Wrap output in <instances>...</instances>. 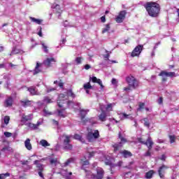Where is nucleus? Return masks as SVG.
<instances>
[{"label":"nucleus","mask_w":179,"mask_h":179,"mask_svg":"<svg viewBox=\"0 0 179 179\" xmlns=\"http://www.w3.org/2000/svg\"><path fill=\"white\" fill-rule=\"evenodd\" d=\"M69 97L75 99L76 94L73 93L72 90H67L64 94H60L57 99V104L60 108L68 107L69 108H75L76 110H80V103H73L72 101H68Z\"/></svg>","instance_id":"nucleus-1"},{"label":"nucleus","mask_w":179,"mask_h":179,"mask_svg":"<svg viewBox=\"0 0 179 179\" xmlns=\"http://www.w3.org/2000/svg\"><path fill=\"white\" fill-rule=\"evenodd\" d=\"M94 156V152L88 151L84 158L80 159V164H82V170L85 173V177L88 179H94V173H92L90 170L86 169L85 166H89V159H92Z\"/></svg>","instance_id":"nucleus-2"},{"label":"nucleus","mask_w":179,"mask_h":179,"mask_svg":"<svg viewBox=\"0 0 179 179\" xmlns=\"http://www.w3.org/2000/svg\"><path fill=\"white\" fill-rule=\"evenodd\" d=\"M149 16L151 17H157L160 13V5L154 1H149L143 5Z\"/></svg>","instance_id":"nucleus-3"},{"label":"nucleus","mask_w":179,"mask_h":179,"mask_svg":"<svg viewBox=\"0 0 179 179\" xmlns=\"http://www.w3.org/2000/svg\"><path fill=\"white\" fill-rule=\"evenodd\" d=\"M126 81L127 82L129 87H124V90L125 92H129L131 89H135L138 86V81L135 79V77L129 76L126 78Z\"/></svg>","instance_id":"nucleus-4"},{"label":"nucleus","mask_w":179,"mask_h":179,"mask_svg":"<svg viewBox=\"0 0 179 179\" xmlns=\"http://www.w3.org/2000/svg\"><path fill=\"white\" fill-rule=\"evenodd\" d=\"M138 141L140 143H143V145H146L148 148V151H147L145 154V156H150V149H152V146H153V141H152V138L150 137H148L146 141H143V138H138Z\"/></svg>","instance_id":"nucleus-5"},{"label":"nucleus","mask_w":179,"mask_h":179,"mask_svg":"<svg viewBox=\"0 0 179 179\" xmlns=\"http://www.w3.org/2000/svg\"><path fill=\"white\" fill-rule=\"evenodd\" d=\"M44 160H47V158H43L40 160H35L34 162V164H36V166L38 174L41 178H44V176L43 175V171H44V166L40 164V162H44Z\"/></svg>","instance_id":"nucleus-6"},{"label":"nucleus","mask_w":179,"mask_h":179,"mask_svg":"<svg viewBox=\"0 0 179 179\" xmlns=\"http://www.w3.org/2000/svg\"><path fill=\"white\" fill-rule=\"evenodd\" d=\"M100 138V133L99 130H94L91 132H88L87 134V139L88 142H94L96 139H99Z\"/></svg>","instance_id":"nucleus-7"},{"label":"nucleus","mask_w":179,"mask_h":179,"mask_svg":"<svg viewBox=\"0 0 179 179\" xmlns=\"http://www.w3.org/2000/svg\"><path fill=\"white\" fill-rule=\"evenodd\" d=\"M119 139H120V142L113 145L114 152L120 150V148H122V145L127 143V139L121 135V133L119 134Z\"/></svg>","instance_id":"nucleus-8"},{"label":"nucleus","mask_w":179,"mask_h":179,"mask_svg":"<svg viewBox=\"0 0 179 179\" xmlns=\"http://www.w3.org/2000/svg\"><path fill=\"white\" fill-rule=\"evenodd\" d=\"M62 137L64 138V149H65V150H72V145H71V143H69L71 142V136H67V135L64 134L62 136Z\"/></svg>","instance_id":"nucleus-9"},{"label":"nucleus","mask_w":179,"mask_h":179,"mask_svg":"<svg viewBox=\"0 0 179 179\" xmlns=\"http://www.w3.org/2000/svg\"><path fill=\"white\" fill-rule=\"evenodd\" d=\"M124 162L122 161H119L117 164H113L111 158L110 157H108V158H106L105 159V164H106V166H110L111 171H113V167H121L122 166Z\"/></svg>","instance_id":"nucleus-10"},{"label":"nucleus","mask_w":179,"mask_h":179,"mask_svg":"<svg viewBox=\"0 0 179 179\" xmlns=\"http://www.w3.org/2000/svg\"><path fill=\"white\" fill-rule=\"evenodd\" d=\"M142 51H143V45H138L131 52V57L133 58L135 57H139Z\"/></svg>","instance_id":"nucleus-11"},{"label":"nucleus","mask_w":179,"mask_h":179,"mask_svg":"<svg viewBox=\"0 0 179 179\" xmlns=\"http://www.w3.org/2000/svg\"><path fill=\"white\" fill-rule=\"evenodd\" d=\"M159 76L162 77L163 82L166 80V78H176V76H177V75H176V73L167 71H162Z\"/></svg>","instance_id":"nucleus-12"},{"label":"nucleus","mask_w":179,"mask_h":179,"mask_svg":"<svg viewBox=\"0 0 179 179\" xmlns=\"http://www.w3.org/2000/svg\"><path fill=\"white\" fill-rule=\"evenodd\" d=\"M33 120V114H29L28 115H23L21 118V124L22 125H26V124H28V121H31Z\"/></svg>","instance_id":"nucleus-13"},{"label":"nucleus","mask_w":179,"mask_h":179,"mask_svg":"<svg viewBox=\"0 0 179 179\" xmlns=\"http://www.w3.org/2000/svg\"><path fill=\"white\" fill-rule=\"evenodd\" d=\"M52 11L54 13H56L58 15V17L61 16V13H62V10L61 9V7L59 4L54 3L51 6Z\"/></svg>","instance_id":"nucleus-14"},{"label":"nucleus","mask_w":179,"mask_h":179,"mask_svg":"<svg viewBox=\"0 0 179 179\" xmlns=\"http://www.w3.org/2000/svg\"><path fill=\"white\" fill-rule=\"evenodd\" d=\"M126 15H127V11L125 10L120 11L119 15L115 18L117 23H122V22H124V19H125Z\"/></svg>","instance_id":"nucleus-15"},{"label":"nucleus","mask_w":179,"mask_h":179,"mask_svg":"<svg viewBox=\"0 0 179 179\" xmlns=\"http://www.w3.org/2000/svg\"><path fill=\"white\" fill-rule=\"evenodd\" d=\"M104 177V170L103 168H96V174H94V179H103Z\"/></svg>","instance_id":"nucleus-16"},{"label":"nucleus","mask_w":179,"mask_h":179,"mask_svg":"<svg viewBox=\"0 0 179 179\" xmlns=\"http://www.w3.org/2000/svg\"><path fill=\"white\" fill-rule=\"evenodd\" d=\"M57 62V60H55L53 57H48L44 62L43 64L45 66H52L54 64Z\"/></svg>","instance_id":"nucleus-17"},{"label":"nucleus","mask_w":179,"mask_h":179,"mask_svg":"<svg viewBox=\"0 0 179 179\" xmlns=\"http://www.w3.org/2000/svg\"><path fill=\"white\" fill-rule=\"evenodd\" d=\"M43 124V122L38 121L36 124H33L31 122H28L26 124V126L31 130L38 129V127Z\"/></svg>","instance_id":"nucleus-18"},{"label":"nucleus","mask_w":179,"mask_h":179,"mask_svg":"<svg viewBox=\"0 0 179 179\" xmlns=\"http://www.w3.org/2000/svg\"><path fill=\"white\" fill-rule=\"evenodd\" d=\"M100 109L101 110V113L99 115V119L100 121H106V118H107V114L106 111H104V105L100 104Z\"/></svg>","instance_id":"nucleus-19"},{"label":"nucleus","mask_w":179,"mask_h":179,"mask_svg":"<svg viewBox=\"0 0 179 179\" xmlns=\"http://www.w3.org/2000/svg\"><path fill=\"white\" fill-rule=\"evenodd\" d=\"M167 169H169V167H167L166 165H162L161 167H159L158 173L160 178H164V173H166V170H167Z\"/></svg>","instance_id":"nucleus-20"},{"label":"nucleus","mask_w":179,"mask_h":179,"mask_svg":"<svg viewBox=\"0 0 179 179\" xmlns=\"http://www.w3.org/2000/svg\"><path fill=\"white\" fill-rule=\"evenodd\" d=\"M27 90L32 96H40V92L37 91L36 87H28Z\"/></svg>","instance_id":"nucleus-21"},{"label":"nucleus","mask_w":179,"mask_h":179,"mask_svg":"<svg viewBox=\"0 0 179 179\" xmlns=\"http://www.w3.org/2000/svg\"><path fill=\"white\" fill-rule=\"evenodd\" d=\"M89 112L88 109H81L80 110V115L81 117V121L84 124H86V121L85 120V117H86V114Z\"/></svg>","instance_id":"nucleus-22"},{"label":"nucleus","mask_w":179,"mask_h":179,"mask_svg":"<svg viewBox=\"0 0 179 179\" xmlns=\"http://www.w3.org/2000/svg\"><path fill=\"white\" fill-rule=\"evenodd\" d=\"M60 174L64 177L66 179H72L71 176H72V172H68L67 170L63 169L60 171Z\"/></svg>","instance_id":"nucleus-23"},{"label":"nucleus","mask_w":179,"mask_h":179,"mask_svg":"<svg viewBox=\"0 0 179 179\" xmlns=\"http://www.w3.org/2000/svg\"><path fill=\"white\" fill-rule=\"evenodd\" d=\"M43 69V64L38 63V62H36V66L35 67V69L34 70V75H37V73H40Z\"/></svg>","instance_id":"nucleus-24"},{"label":"nucleus","mask_w":179,"mask_h":179,"mask_svg":"<svg viewBox=\"0 0 179 179\" xmlns=\"http://www.w3.org/2000/svg\"><path fill=\"white\" fill-rule=\"evenodd\" d=\"M13 104V98L11 96L8 97L4 101V107H12Z\"/></svg>","instance_id":"nucleus-25"},{"label":"nucleus","mask_w":179,"mask_h":179,"mask_svg":"<svg viewBox=\"0 0 179 179\" xmlns=\"http://www.w3.org/2000/svg\"><path fill=\"white\" fill-rule=\"evenodd\" d=\"M92 82H93V83H98V85H99V86L101 87V89H104V85H103V82L101 81V80L96 78V77H92L91 78Z\"/></svg>","instance_id":"nucleus-26"},{"label":"nucleus","mask_w":179,"mask_h":179,"mask_svg":"<svg viewBox=\"0 0 179 179\" xmlns=\"http://www.w3.org/2000/svg\"><path fill=\"white\" fill-rule=\"evenodd\" d=\"M49 161L52 167H55L59 164V161H58L57 158H50Z\"/></svg>","instance_id":"nucleus-27"},{"label":"nucleus","mask_w":179,"mask_h":179,"mask_svg":"<svg viewBox=\"0 0 179 179\" xmlns=\"http://www.w3.org/2000/svg\"><path fill=\"white\" fill-rule=\"evenodd\" d=\"M24 146L27 150H31L33 147L31 146V143H30V138H27L24 141Z\"/></svg>","instance_id":"nucleus-28"},{"label":"nucleus","mask_w":179,"mask_h":179,"mask_svg":"<svg viewBox=\"0 0 179 179\" xmlns=\"http://www.w3.org/2000/svg\"><path fill=\"white\" fill-rule=\"evenodd\" d=\"M75 162V159L73 158H69L67 159L64 164H62V167H68L71 164V163H73Z\"/></svg>","instance_id":"nucleus-29"},{"label":"nucleus","mask_w":179,"mask_h":179,"mask_svg":"<svg viewBox=\"0 0 179 179\" xmlns=\"http://www.w3.org/2000/svg\"><path fill=\"white\" fill-rule=\"evenodd\" d=\"M120 154L122 155V156L124 157L125 159L128 157H131V156H132V153H131V152L126 150L121 151Z\"/></svg>","instance_id":"nucleus-30"},{"label":"nucleus","mask_w":179,"mask_h":179,"mask_svg":"<svg viewBox=\"0 0 179 179\" xmlns=\"http://www.w3.org/2000/svg\"><path fill=\"white\" fill-rule=\"evenodd\" d=\"M29 19L31 22H32L33 23H36V24H41V23H43V20L41 19H36L33 17H30Z\"/></svg>","instance_id":"nucleus-31"},{"label":"nucleus","mask_w":179,"mask_h":179,"mask_svg":"<svg viewBox=\"0 0 179 179\" xmlns=\"http://www.w3.org/2000/svg\"><path fill=\"white\" fill-rule=\"evenodd\" d=\"M57 115L59 117H62V118H65V117H66V112H65V109L58 110Z\"/></svg>","instance_id":"nucleus-32"},{"label":"nucleus","mask_w":179,"mask_h":179,"mask_svg":"<svg viewBox=\"0 0 179 179\" xmlns=\"http://www.w3.org/2000/svg\"><path fill=\"white\" fill-rule=\"evenodd\" d=\"M40 145H41V146H43V148H47L48 146H50V143H48V141L46 140H41L40 141Z\"/></svg>","instance_id":"nucleus-33"},{"label":"nucleus","mask_w":179,"mask_h":179,"mask_svg":"<svg viewBox=\"0 0 179 179\" xmlns=\"http://www.w3.org/2000/svg\"><path fill=\"white\" fill-rule=\"evenodd\" d=\"M115 106L114 103H109L106 106H104L103 108H106V111H113V106Z\"/></svg>","instance_id":"nucleus-34"},{"label":"nucleus","mask_w":179,"mask_h":179,"mask_svg":"<svg viewBox=\"0 0 179 179\" xmlns=\"http://www.w3.org/2000/svg\"><path fill=\"white\" fill-rule=\"evenodd\" d=\"M20 50L17 48H13L10 55H15V54H20Z\"/></svg>","instance_id":"nucleus-35"},{"label":"nucleus","mask_w":179,"mask_h":179,"mask_svg":"<svg viewBox=\"0 0 179 179\" xmlns=\"http://www.w3.org/2000/svg\"><path fill=\"white\" fill-rule=\"evenodd\" d=\"M8 177H10V174L8 172L6 173H0V179H6Z\"/></svg>","instance_id":"nucleus-36"},{"label":"nucleus","mask_w":179,"mask_h":179,"mask_svg":"<svg viewBox=\"0 0 179 179\" xmlns=\"http://www.w3.org/2000/svg\"><path fill=\"white\" fill-rule=\"evenodd\" d=\"M2 152H5L6 153L8 152H12V148L9 147V145L5 146L1 150Z\"/></svg>","instance_id":"nucleus-37"},{"label":"nucleus","mask_w":179,"mask_h":179,"mask_svg":"<svg viewBox=\"0 0 179 179\" xmlns=\"http://www.w3.org/2000/svg\"><path fill=\"white\" fill-rule=\"evenodd\" d=\"M43 113L44 117H48V115H52V113L48 111L47 108H44Z\"/></svg>","instance_id":"nucleus-38"},{"label":"nucleus","mask_w":179,"mask_h":179,"mask_svg":"<svg viewBox=\"0 0 179 179\" xmlns=\"http://www.w3.org/2000/svg\"><path fill=\"white\" fill-rule=\"evenodd\" d=\"M83 88L85 90H87L89 89H92L93 87H92V85H90V83H87L84 84Z\"/></svg>","instance_id":"nucleus-39"},{"label":"nucleus","mask_w":179,"mask_h":179,"mask_svg":"<svg viewBox=\"0 0 179 179\" xmlns=\"http://www.w3.org/2000/svg\"><path fill=\"white\" fill-rule=\"evenodd\" d=\"M74 139H77V141H80V142H82L83 143V138H82V136L79 134H75L74 135Z\"/></svg>","instance_id":"nucleus-40"},{"label":"nucleus","mask_w":179,"mask_h":179,"mask_svg":"<svg viewBox=\"0 0 179 179\" xmlns=\"http://www.w3.org/2000/svg\"><path fill=\"white\" fill-rule=\"evenodd\" d=\"M153 177V171H150L145 173V178H152Z\"/></svg>","instance_id":"nucleus-41"},{"label":"nucleus","mask_w":179,"mask_h":179,"mask_svg":"<svg viewBox=\"0 0 179 179\" xmlns=\"http://www.w3.org/2000/svg\"><path fill=\"white\" fill-rule=\"evenodd\" d=\"M120 117L122 120H127V118H129L130 120H132V117L125 113L122 114Z\"/></svg>","instance_id":"nucleus-42"},{"label":"nucleus","mask_w":179,"mask_h":179,"mask_svg":"<svg viewBox=\"0 0 179 179\" xmlns=\"http://www.w3.org/2000/svg\"><path fill=\"white\" fill-rule=\"evenodd\" d=\"M110 29V24H107L106 25V27L102 30L103 34H104V33H107V31H109Z\"/></svg>","instance_id":"nucleus-43"},{"label":"nucleus","mask_w":179,"mask_h":179,"mask_svg":"<svg viewBox=\"0 0 179 179\" xmlns=\"http://www.w3.org/2000/svg\"><path fill=\"white\" fill-rule=\"evenodd\" d=\"M143 121L144 122L145 127H147V128H149V127H150V123L149 122V120H148V118H144Z\"/></svg>","instance_id":"nucleus-44"},{"label":"nucleus","mask_w":179,"mask_h":179,"mask_svg":"<svg viewBox=\"0 0 179 179\" xmlns=\"http://www.w3.org/2000/svg\"><path fill=\"white\" fill-rule=\"evenodd\" d=\"M9 121H10V117H9V116H5L3 118L5 125H8V124H9Z\"/></svg>","instance_id":"nucleus-45"},{"label":"nucleus","mask_w":179,"mask_h":179,"mask_svg":"<svg viewBox=\"0 0 179 179\" xmlns=\"http://www.w3.org/2000/svg\"><path fill=\"white\" fill-rule=\"evenodd\" d=\"M43 102L46 103V104H50V103H52L51 101V99L50 97L45 96L43 99Z\"/></svg>","instance_id":"nucleus-46"},{"label":"nucleus","mask_w":179,"mask_h":179,"mask_svg":"<svg viewBox=\"0 0 179 179\" xmlns=\"http://www.w3.org/2000/svg\"><path fill=\"white\" fill-rule=\"evenodd\" d=\"M30 104L29 101H21V106H23V107H27Z\"/></svg>","instance_id":"nucleus-47"},{"label":"nucleus","mask_w":179,"mask_h":179,"mask_svg":"<svg viewBox=\"0 0 179 179\" xmlns=\"http://www.w3.org/2000/svg\"><path fill=\"white\" fill-rule=\"evenodd\" d=\"M75 61H76L77 65H79V64H82V61H83V57H76Z\"/></svg>","instance_id":"nucleus-48"},{"label":"nucleus","mask_w":179,"mask_h":179,"mask_svg":"<svg viewBox=\"0 0 179 179\" xmlns=\"http://www.w3.org/2000/svg\"><path fill=\"white\" fill-rule=\"evenodd\" d=\"M41 45L43 47L44 52H48V47H47L44 43H41Z\"/></svg>","instance_id":"nucleus-49"},{"label":"nucleus","mask_w":179,"mask_h":179,"mask_svg":"<svg viewBox=\"0 0 179 179\" xmlns=\"http://www.w3.org/2000/svg\"><path fill=\"white\" fill-rule=\"evenodd\" d=\"M133 176H134V174H132V173H131V172H127V173H126L124 174V178H129V177H130V178H131Z\"/></svg>","instance_id":"nucleus-50"},{"label":"nucleus","mask_w":179,"mask_h":179,"mask_svg":"<svg viewBox=\"0 0 179 179\" xmlns=\"http://www.w3.org/2000/svg\"><path fill=\"white\" fill-rule=\"evenodd\" d=\"M145 107V103H140L138 104V111H141V110H143V108Z\"/></svg>","instance_id":"nucleus-51"},{"label":"nucleus","mask_w":179,"mask_h":179,"mask_svg":"<svg viewBox=\"0 0 179 179\" xmlns=\"http://www.w3.org/2000/svg\"><path fill=\"white\" fill-rule=\"evenodd\" d=\"M171 143H174L176 142V136H169Z\"/></svg>","instance_id":"nucleus-52"},{"label":"nucleus","mask_w":179,"mask_h":179,"mask_svg":"<svg viewBox=\"0 0 179 179\" xmlns=\"http://www.w3.org/2000/svg\"><path fill=\"white\" fill-rule=\"evenodd\" d=\"M15 162H19V160H20V154L15 153Z\"/></svg>","instance_id":"nucleus-53"},{"label":"nucleus","mask_w":179,"mask_h":179,"mask_svg":"<svg viewBox=\"0 0 179 179\" xmlns=\"http://www.w3.org/2000/svg\"><path fill=\"white\" fill-rule=\"evenodd\" d=\"M8 65L10 67V69H16V68H17V64H13L12 63H9Z\"/></svg>","instance_id":"nucleus-54"},{"label":"nucleus","mask_w":179,"mask_h":179,"mask_svg":"<svg viewBox=\"0 0 179 179\" xmlns=\"http://www.w3.org/2000/svg\"><path fill=\"white\" fill-rule=\"evenodd\" d=\"M4 136L6 138H10V136H12V133L6 131L4 132Z\"/></svg>","instance_id":"nucleus-55"},{"label":"nucleus","mask_w":179,"mask_h":179,"mask_svg":"<svg viewBox=\"0 0 179 179\" xmlns=\"http://www.w3.org/2000/svg\"><path fill=\"white\" fill-rule=\"evenodd\" d=\"M110 122H112V124H118V120H115L114 118L109 119Z\"/></svg>","instance_id":"nucleus-56"},{"label":"nucleus","mask_w":179,"mask_h":179,"mask_svg":"<svg viewBox=\"0 0 179 179\" xmlns=\"http://www.w3.org/2000/svg\"><path fill=\"white\" fill-rule=\"evenodd\" d=\"M38 30H39V31L38 32V36H39L40 37H43V33L41 32V30H42L41 27H39L38 28Z\"/></svg>","instance_id":"nucleus-57"},{"label":"nucleus","mask_w":179,"mask_h":179,"mask_svg":"<svg viewBox=\"0 0 179 179\" xmlns=\"http://www.w3.org/2000/svg\"><path fill=\"white\" fill-rule=\"evenodd\" d=\"M20 163H21V164H22V166H27V164H28L29 162L26 161V160H22V161H20Z\"/></svg>","instance_id":"nucleus-58"},{"label":"nucleus","mask_w":179,"mask_h":179,"mask_svg":"<svg viewBox=\"0 0 179 179\" xmlns=\"http://www.w3.org/2000/svg\"><path fill=\"white\" fill-rule=\"evenodd\" d=\"M157 103L158 104L161 105V104H163V97H159V99H158L157 100Z\"/></svg>","instance_id":"nucleus-59"},{"label":"nucleus","mask_w":179,"mask_h":179,"mask_svg":"<svg viewBox=\"0 0 179 179\" xmlns=\"http://www.w3.org/2000/svg\"><path fill=\"white\" fill-rule=\"evenodd\" d=\"M84 68H85V69H86V71H88V69H90V68H92V66H90V64H85Z\"/></svg>","instance_id":"nucleus-60"},{"label":"nucleus","mask_w":179,"mask_h":179,"mask_svg":"<svg viewBox=\"0 0 179 179\" xmlns=\"http://www.w3.org/2000/svg\"><path fill=\"white\" fill-rule=\"evenodd\" d=\"M106 54L103 55L104 58H108L110 57V52L106 50Z\"/></svg>","instance_id":"nucleus-61"},{"label":"nucleus","mask_w":179,"mask_h":179,"mask_svg":"<svg viewBox=\"0 0 179 179\" xmlns=\"http://www.w3.org/2000/svg\"><path fill=\"white\" fill-rule=\"evenodd\" d=\"M55 88H47V93H50V92H54Z\"/></svg>","instance_id":"nucleus-62"},{"label":"nucleus","mask_w":179,"mask_h":179,"mask_svg":"<svg viewBox=\"0 0 179 179\" xmlns=\"http://www.w3.org/2000/svg\"><path fill=\"white\" fill-rule=\"evenodd\" d=\"M159 159L164 162V160H166V155H162Z\"/></svg>","instance_id":"nucleus-63"},{"label":"nucleus","mask_w":179,"mask_h":179,"mask_svg":"<svg viewBox=\"0 0 179 179\" xmlns=\"http://www.w3.org/2000/svg\"><path fill=\"white\" fill-rule=\"evenodd\" d=\"M111 82L112 85H117V79L113 78Z\"/></svg>","instance_id":"nucleus-64"}]
</instances>
